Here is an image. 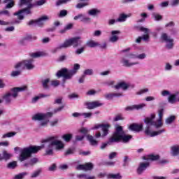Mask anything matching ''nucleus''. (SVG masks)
<instances>
[{
  "instance_id": "72a5a7b5",
  "label": "nucleus",
  "mask_w": 179,
  "mask_h": 179,
  "mask_svg": "<svg viewBox=\"0 0 179 179\" xmlns=\"http://www.w3.org/2000/svg\"><path fill=\"white\" fill-rule=\"evenodd\" d=\"M174 121H176V115H171L165 120V123L166 125H170L173 124Z\"/></svg>"
},
{
  "instance_id": "20e7f679",
  "label": "nucleus",
  "mask_w": 179,
  "mask_h": 179,
  "mask_svg": "<svg viewBox=\"0 0 179 179\" xmlns=\"http://www.w3.org/2000/svg\"><path fill=\"white\" fill-rule=\"evenodd\" d=\"M146 58L145 53H141L139 55H136L134 52H129L125 55L124 57H122L120 60L121 64L124 66H134V65H138V62H131V59H145Z\"/></svg>"
},
{
  "instance_id": "79ce46f5",
  "label": "nucleus",
  "mask_w": 179,
  "mask_h": 179,
  "mask_svg": "<svg viewBox=\"0 0 179 179\" xmlns=\"http://www.w3.org/2000/svg\"><path fill=\"white\" fill-rule=\"evenodd\" d=\"M152 16L154 20H156L157 22H159V20H162V19H163V16H162V15L156 13H153L152 14Z\"/></svg>"
},
{
  "instance_id": "37998d69",
  "label": "nucleus",
  "mask_w": 179,
  "mask_h": 179,
  "mask_svg": "<svg viewBox=\"0 0 179 179\" xmlns=\"http://www.w3.org/2000/svg\"><path fill=\"white\" fill-rule=\"evenodd\" d=\"M72 134H64L62 136V139H64V141L65 142H70L71 139H72Z\"/></svg>"
},
{
  "instance_id": "423d86ee",
  "label": "nucleus",
  "mask_w": 179,
  "mask_h": 179,
  "mask_svg": "<svg viewBox=\"0 0 179 179\" xmlns=\"http://www.w3.org/2000/svg\"><path fill=\"white\" fill-rule=\"evenodd\" d=\"M82 43H83V41L80 36L71 38L66 40L62 44L53 49L52 52H57L58 50H62V48H68L71 45H73L74 48H76V47H79Z\"/></svg>"
},
{
  "instance_id": "3c124183",
  "label": "nucleus",
  "mask_w": 179,
  "mask_h": 179,
  "mask_svg": "<svg viewBox=\"0 0 179 179\" xmlns=\"http://www.w3.org/2000/svg\"><path fill=\"white\" fill-rule=\"evenodd\" d=\"M71 0H58L56 2L57 6H60V5H64V3H68Z\"/></svg>"
},
{
  "instance_id": "39448f33",
  "label": "nucleus",
  "mask_w": 179,
  "mask_h": 179,
  "mask_svg": "<svg viewBox=\"0 0 179 179\" xmlns=\"http://www.w3.org/2000/svg\"><path fill=\"white\" fill-rule=\"evenodd\" d=\"M27 90V86L15 87L12 88L10 92L3 95L2 99L4 100L6 104H10L13 99H17L19 92Z\"/></svg>"
},
{
  "instance_id": "6e6552de",
  "label": "nucleus",
  "mask_w": 179,
  "mask_h": 179,
  "mask_svg": "<svg viewBox=\"0 0 179 179\" xmlns=\"http://www.w3.org/2000/svg\"><path fill=\"white\" fill-rule=\"evenodd\" d=\"M14 150L15 152H20V154L18 157V160H20V162H24V160H27L29 157H31V155L34 154V146H29L24 148L15 147Z\"/></svg>"
},
{
  "instance_id": "0e129e2a",
  "label": "nucleus",
  "mask_w": 179,
  "mask_h": 179,
  "mask_svg": "<svg viewBox=\"0 0 179 179\" xmlns=\"http://www.w3.org/2000/svg\"><path fill=\"white\" fill-rule=\"evenodd\" d=\"M148 160H151V161L159 160V155H150L148 157Z\"/></svg>"
},
{
  "instance_id": "1a4fd4ad",
  "label": "nucleus",
  "mask_w": 179,
  "mask_h": 179,
  "mask_svg": "<svg viewBox=\"0 0 179 179\" xmlns=\"http://www.w3.org/2000/svg\"><path fill=\"white\" fill-rule=\"evenodd\" d=\"M52 117V113L48 112L46 113H36L33 115L32 120L34 121H41V127H47L48 122H50V118Z\"/></svg>"
},
{
  "instance_id": "680f3d73",
  "label": "nucleus",
  "mask_w": 179,
  "mask_h": 179,
  "mask_svg": "<svg viewBox=\"0 0 179 179\" xmlns=\"http://www.w3.org/2000/svg\"><path fill=\"white\" fill-rule=\"evenodd\" d=\"M85 6H87V3H79L76 5L78 9H82V8H85Z\"/></svg>"
},
{
  "instance_id": "e433bc0d",
  "label": "nucleus",
  "mask_w": 179,
  "mask_h": 179,
  "mask_svg": "<svg viewBox=\"0 0 179 179\" xmlns=\"http://www.w3.org/2000/svg\"><path fill=\"white\" fill-rule=\"evenodd\" d=\"M28 175H29V173L22 172V173L15 175L14 176L13 179H23V178H24V177H26V176H28Z\"/></svg>"
},
{
  "instance_id": "9b49d317",
  "label": "nucleus",
  "mask_w": 179,
  "mask_h": 179,
  "mask_svg": "<svg viewBox=\"0 0 179 179\" xmlns=\"http://www.w3.org/2000/svg\"><path fill=\"white\" fill-rule=\"evenodd\" d=\"M31 9H33V8L27 6V8L21 9L18 12L15 13L14 15L17 16V19H19V20H15L13 22L14 24H19V23H20V20H23V19H24V15H31V13H33V12L31 11Z\"/></svg>"
},
{
  "instance_id": "13d9d810",
  "label": "nucleus",
  "mask_w": 179,
  "mask_h": 179,
  "mask_svg": "<svg viewBox=\"0 0 179 179\" xmlns=\"http://www.w3.org/2000/svg\"><path fill=\"white\" fill-rule=\"evenodd\" d=\"M148 92H149V89L145 88V89L140 90L138 92H136V94L138 95L145 94V93H148Z\"/></svg>"
},
{
  "instance_id": "f704fd0d",
  "label": "nucleus",
  "mask_w": 179,
  "mask_h": 179,
  "mask_svg": "<svg viewBox=\"0 0 179 179\" xmlns=\"http://www.w3.org/2000/svg\"><path fill=\"white\" fill-rule=\"evenodd\" d=\"M15 135H16V132L15 131L8 132L2 135L1 139H6V138H13Z\"/></svg>"
},
{
  "instance_id": "bf43d9fd",
  "label": "nucleus",
  "mask_w": 179,
  "mask_h": 179,
  "mask_svg": "<svg viewBox=\"0 0 179 179\" xmlns=\"http://www.w3.org/2000/svg\"><path fill=\"white\" fill-rule=\"evenodd\" d=\"M83 117L84 118H92V115H93V113H82Z\"/></svg>"
},
{
  "instance_id": "c756f323",
  "label": "nucleus",
  "mask_w": 179,
  "mask_h": 179,
  "mask_svg": "<svg viewBox=\"0 0 179 179\" xmlns=\"http://www.w3.org/2000/svg\"><path fill=\"white\" fill-rule=\"evenodd\" d=\"M86 45L87 47H90V48H94V47H99V45H100V43L93 40H90L87 42Z\"/></svg>"
},
{
  "instance_id": "6e6d98bb",
  "label": "nucleus",
  "mask_w": 179,
  "mask_h": 179,
  "mask_svg": "<svg viewBox=\"0 0 179 179\" xmlns=\"http://www.w3.org/2000/svg\"><path fill=\"white\" fill-rule=\"evenodd\" d=\"M68 15V11L66 10H60L59 14L58 15L59 17H64Z\"/></svg>"
},
{
  "instance_id": "09e8293b",
  "label": "nucleus",
  "mask_w": 179,
  "mask_h": 179,
  "mask_svg": "<svg viewBox=\"0 0 179 179\" xmlns=\"http://www.w3.org/2000/svg\"><path fill=\"white\" fill-rule=\"evenodd\" d=\"M172 69L173 66L169 62H166L164 66V71H170Z\"/></svg>"
},
{
  "instance_id": "0eeeda50",
  "label": "nucleus",
  "mask_w": 179,
  "mask_h": 179,
  "mask_svg": "<svg viewBox=\"0 0 179 179\" xmlns=\"http://www.w3.org/2000/svg\"><path fill=\"white\" fill-rule=\"evenodd\" d=\"M80 69V64H74L73 69L68 70L67 69H62L56 73V76L57 78H61V76L64 77V80H69L78 73V71Z\"/></svg>"
},
{
  "instance_id": "a211bd4d",
  "label": "nucleus",
  "mask_w": 179,
  "mask_h": 179,
  "mask_svg": "<svg viewBox=\"0 0 179 179\" xmlns=\"http://www.w3.org/2000/svg\"><path fill=\"white\" fill-rule=\"evenodd\" d=\"M33 0H20L19 6L23 8L24 6H29V8H34V3H31Z\"/></svg>"
},
{
  "instance_id": "b1692460",
  "label": "nucleus",
  "mask_w": 179,
  "mask_h": 179,
  "mask_svg": "<svg viewBox=\"0 0 179 179\" xmlns=\"http://www.w3.org/2000/svg\"><path fill=\"white\" fill-rule=\"evenodd\" d=\"M142 128H143V125L138 124H132L129 127L130 131H134L135 132H140V131H142Z\"/></svg>"
},
{
  "instance_id": "f8f14e48",
  "label": "nucleus",
  "mask_w": 179,
  "mask_h": 179,
  "mask_svg": "<svg viewBox=\"0 0 179 179\" xmlns=\"http://www.w3.org/2000/svg\"><path fill=\"white\" fill-rule=\"evenodd\" d=\"M160 40L162 43H166V48L168 50H171L174 47V39L166 33L161 34Z\"/></svg>"
},
{
  "instance_id": "338daca9",
  "label": "nucleus",
  "mask_w": 179,
  "mask_h": 179,
  "mask_svg": "<svg viewBox=\"0 0 179 179\" xmlns=\"http://www.w3.org/2000/svg\"><path fill=\"white\" fill-rule=\"evenodd\" d=\"M124 120V117H122V115H117L115 118L114 121H121Z\"/></svg>"
},
{
  "instance_id": "4c0bfd02",
  "label": "nucleus",
  "mask_w": 179,
  "mask_h": 179,
  "mask_svg": "<svg viewBox=\"0 0 179 179\" xmlns=\"http://www.w3.org/2000/svg\"><path fill=\"white\" fill-rule=\"evenodd\" d=\"M77 178L80 179H94V176H88L85 173L82 174H78L77 175Z\"/></svg>"
},
{
  "instance_id": "7ed1b4c3",
  "label": "nucleus",
  "mask_w": 179,
  "mask_h": 179,
  "mask_svg": "<svg viewBox=\"0 0 179 179\" xmlns=\"http://www.w3.org/2000/svg\"><path fill=\"white\" fill-rule=\"evenodd\" d=\"M132 139V136L126 135L122 126L118 124L115 125V131L113 136L109 138L108 143L111 145V143H118V142H123L127 143Z\"/></svg>"
},
{
  "instance_id": "052dcab7",
  "label": "nucleus",
  "mask_w": 179,
  "mask_h": 179,
  "mask_svg": "<svg viewBox=\"0 0 179 179\" xmlns=\"http://www.w3.org/2000/svg\"><path fill=\"white\" fill-rule=\"evenodd\" d=\"M51 86H53L54 87H57L59 86V81L57 80H53L51 81Z\"/></svg>"
},
{
  "instance_id": "ea45409f",
  "label": "nucleus",
  "mask_w": 179,
  "mask_h": 179,
  "mask_svg": "<svg viewBox=\"0 0 179 179\" xmlns=\"http://www.w3.org/2000/svg\"><path fill=\"white\" fill-rule=\"evenodd\" d=\"M15 69H17L18 71H20V69H24V62H20L17 63L15 66H14Z\"/></svg>"
},
{
  "instance_id": "5fc2aeb1",
  "label": "nucleus",
  "mask_w": 179,
  "mask_h": 179,
  "mask_svg": "<svg viewBox=\"0 0 179 179\" xmlns=\"http://www.w3.org/2000/svg\"><path fill=\"white\" fill-rule=\"evenodd\" d=\"M45 3V0H39L34 3V6H41Z\"/></svg>"
},
{
  "instance_id": "cd10ccee",
  "label": "nucleus",
  "mask_w": 179,
  "mask_h": 179,
  "mask_svg": "<svg viewBox=\"0 0 179 179\" xmlns=\"http://www.w3.org/2000/svg\"><path fill=\"white\" fill-rule=\"evenodd\" d=\"M171 153L172 156H177L179 155V145H173L171 148Z\"/></svg>"
},
{
  "instance_id": "e2e57ef3",
  "label": "nucleus",
  "mask_w": 179,
  "mask_h": 179,
  "mask_svg": "<svg viewBox=\"0 0 179 179\" xmlns=\"http://www.w3.org/2000/svg\"><path fill=\"white\" fill-rule=\"evenodd\" d=\"M3 146V148H8L9 146V141H1L0 142V147Z\"/></svg>"
},
{
  "instance_id": "a18cd8bd",
  "label": "nucleus",
  "mask_w": 179,
  "mask_h": 179,
  "mask_svg": "<svg viewBox=\"0 0 179 179\" xmlns=\"http://www.w3.org/2000/svg\"><path fill=\"white\" fill-rule=\"evenodd\" d=\"M108 178H113V179H121L122 178V176H121L120 173H117V174L110 173L108 176Z\"/></svg>"
},
{
  "instance_id": "473e14b6",
  "label": "nucleus",
  "mask_w": 179,
  "mask_h": 179,
  "mask_svg": "<svg viewBox=\"0 0 179 179\" xmlns=\"http://www.w3.org/2000/svg\"><path fill=\"white\" fill-rule=\"evenodd\" d=\"M168 101L171 104H174V103H176L177 101V95L173 94H170L169 96L168 97Z\"/></svg>"
},
{
  "instance_id": "c85d7f7f",
  "label": "nucleus",
  "mask_w": 179,
  "mask_h": 179,
  "mask_svg": "<svg viewBox=\"0 0 179 179\" xmlns=\"http://www.w3.org/2000/svg\"><path fill=\"white\" fill-rule=\"evenodd\" d=\"M131 16H132V14L131 13L128 15L120 14L118 19L117 20V22H125L127 17H131Z\"/></svg>"
},
{
  "instance_id": "9d476101",
  "label": "nucleus",
  "mask_w": 179,
  "mask_h": 179,
  "mask_svg": "<svg viewBox=\"0 0 179 179\" xmlns=\"http://www.w3.org/2000/svg\"><path fill=\"white\" fill-rule=\"evenodd\" d=\"M110 125L108 123H102V124H96L94 127L91 128L92 130L99 129V128L101 129L102 134L100 131H98L95 134V138H105V136H107L109 133V130L110 128Z\"/></svg>"
},
{
  "instance_id": "8fccbe9b",
  "label": "nucleus",
  "mask_w": 179,
  "mask_h": 179,
  "mask_svg": "<svg viewBox=\"0 0 179 179\" xmlns=\"http://www.w3.org/2000/svg\"><path fill=\"white\" fill-rule=\"evenodd\" d=\"M93 73H94L93 69H85L83 72V75L85 76H86V75L92 76V75H93Z\"/></svg>"
},
{
  "instance_id": "5701e85b",
  "label": "nucleus",
  "mask_w": 179,
  "mask_h": 179,
  "mask_svg": "<svg viewBox=\"0 0 179 179\" xmlns=\"http://www.w3.org/2000/svg\"><path fill=\"white\" fill-rule=\"evenodd\" d=\"M121 96H122V92H112L106 94L105 98L107 99V100H113L114 97H121Z\"/></svg>"
},
{
  "instance_id": "4be33fe9",
  "label": "nucleus",
  "mask_w": 179,
  "mask_h": 179,
  "mask_svg": "<svg viewBox=\"0 0 179 179\" xmlns=\"http://www.w3.org/2000/svg\"><path fill=\"white\" fill-rule=\"evenodd\" d=\"M114 89H115V90H118L120 89H122V90H127V89H128V87H129V84L122 81L120 83H118L116 85H115Z\"/></svg>"
},
{
  "instance_id": "6ab92c4d",
  "label": "nucleus",
  "mask_w": 179,
  "mask_h": 179,
  "mask_svg": "<svg viewBox=\"0 0 179 179\" xmlns=\"http://www.w3.org/2000/svg\"><path fill=\"white\" fill-rule=\"evenodd\" d=\"M144 107H146V104L140 103L138 105H133L131 106H127L125 108V110H126V111H132L134 110H142V108H144Z\"/></svg>"
},
{
  "instance_id": "2eb2a0df",
  "label": "nucleus",
  "mask_w": 179,
  "mask_h": 179,
  "mask_svg": "<svg viewBox=\"0 0 179 179\" xmlns=\"http://www.w3.org/2000/svg\"><path fill=\"white\" fill-rule=\"evenodd\" d=\"M85 106L88 110H94V108H97V107H101L103 103L100 101H94L92 102H86Z\"/></svg>"
},
{
  "instance_id": "f257e3e1",
  "label": "nucleus",
  "mask_w": 179,
  "mask_h": 179,
  "mask_svg": "<svg viewBox=\"0 0 179 179\" xmlns=\"http://www.w3.org/2000/svg\"><path fill=\"white\" fill-rule=\"evenodd\" d=\"M59 138L58 136H52L43 140L42 143L43 144L41 146H34V153H37L41 149L45 148L46 155L52 156V155H54V149L58 152L64 150L65 149V143L59 140Z\"/></svg>"
},
{
  "instance_id": "c03bdc74",
  "label": "nucleus",
  "mask_w": 179,
  "mask_h": 179,
  "mask_svg": "<svg viewBox=\"0 0 179 179\" xmlns=\"http://www.w3.org/2000/svg\"><path fill=\"white\" fill-rule=\"evenodd\" d=\"M78 132H80V134H83V135L85 136V135L90 132V129H87V127H81L78 130Z\"/></svg>"
},
{
  "instance_id": "603ef678",
  "label": "nucleus",
  "mask_w": 179,
  "mask_h": 179,
  "mask_svg": "<svg viewBox=\"0 0 179 179\" xmlns=\"http://www.w3.org/2000/svg\"><path fill=\"white\" fill-rule=\"evenodd\" d=\"M171 94V93L170 92V91L164 90L163 91L161 92V95L163 97H167V96H170Z\"/></svg>"
},
{
  "instance_id": "f3484780",
  "label": "nucleus",
  "mask_w": 179,
  "mask_h": 179,
  "mask_svg": "<svg viewBox=\"0 0 179 179\" xmlns=\"http://www.w3.org/2000/svg\"><path fill=\"white\" fill-rule=\"evenodd\" d=\"M79 19L80 20V22H83V23H90V22H92V19L90 17L82 13L78 14L73 17V20H79Z\"/></svg>"
},
{
  "instance_id": "a19ab883",
  "label": "nucleus",
  "mask_w": 179,
  "mask_h": 179,
  "mask_svg": "<svg viewBox=\"0 0 179 179\" xmlns=\"http://www.w3.org/2000/svg\"><path fill=\"white\" fill-rule=\"evenodd\" d=\"M40 174H41V169H38L36 170L35 171H34L31 175V178H36L38 177V176H40Z\"/></svg>"
},
{
  "instance_id": "58836bf2",
  "label": "nucleus",
  "mask_w": 179,
  "mask_h": 179,
  "mask_svg": "<svg viewBox=\"0 0 179 179\" xmlns=\"http://www.w3.org/2000/svg\"><path fill=\"white\" fill-rule=\"evenodd\" d=\"M43 89H49L48 84L50 83V79L45 78L41 81Z\"/></svg>"
},
{
  "instance_id": "de8ad7c7",
  "label": "nucleus",
  "mask_w": 179,
  "mask_h": 179,
  "mask_svg": "<svg viewBox=\"0 0 179 179\" xmlns=\"http://www.w3.org/2000/svg\"><path fill=\"white\" fill-rule=\"evenodd\" d=\"M103 85H105V86H111V87H113L114 89V87L115 85V81L114 80H108V81H106L105 83H103Z\"/></svg>"
},
{
  "instance_id": "4d7b16f0",
  "label": "nucleus",
  "mask_w": 179,
  "mask_h": 179,
  "mask_svg": "<svg viewBox=\"0 0 179 179\" xmlns=\"http://www.w3.org/2000/svg\"><path fill=\"white\" fill-rule=\"evenodd\" d=\"M141 17H142V19L139 20L138 22H145L146 17H148V14L146 13H142L140 15Z\"/></svg>"
},
{
  "instance_id": "774afa93",
  "label": "nucleus",
  "mask_w": 179,
  "mask_h": 179,
  "mask_svg": "<svg viewBox=\"0 0 179 179\" xmlns=\"http://www.w3.org/2000/svg\"><path fill=\"white\" fill-rule=\"evenodd\" d=\"M161 8H167L169 6V1H164L159 4Z\"/></svg>"
},
{
  "instance_id": "c9c22d12",
  "label": "nucleus",
  "mask_w": 179,
  "mask_h": 179,
  "mask_svg": "<svg viewBox=\"0 0 179 179\" xmlns=\"http://www.w3.org/2000/svg\"><path fill=\"white\" fill-rule=\"evenodd\" d=\"M17 167V162L13 161L7 164V168H8L10 170H15Z\"/></svg>"
},
{
  "instance_id": "49530a36",
  "label": "nucleus",
  "mask_w": 179,
  "mask_h": 179,
  "mask_svg": "<svg viewBox=\"0 0 179 179\" xmlns=\"http://www.w3.org/2000/svg\"><path fill=\"white\" fill-rule=\"evenodd\" d=\"M22 73V71L17 70V71H13L10 73V76L12 78H16V76H19Z\"/></svg>"
},
{
  "instance_id": "69168bd1",
  "label": "nucleus",
  "mask_w": 179,
  "mask_h": 179,
  "mask_svg": "<svg viewBox=\"0 0 179 179\" xmlns=\"http://www.w3.org/2000/svg\"><path fill=\"white\" fill-rule=\"evenodd\" d=\"M179 0H172L171 1V6H178Z\"/></svg>"
},
{
  "instance_id": "aec40b11",
  "label": "nucleus",
  "mask_w": 179,
  "mask_h": 179,
  "mask_svg": "<svg viewBox=\"0 0 179 179\" xmlns=\"http://www.w3.org/2000/svg\"><path fill=\"white\" fill-rule=\"evenodd\" d=\"M93 169V164L86 163L85 164L78 165L77 170H84L85 171H89Z\"/></svg>"
},
{
  "instance_id": "ddd939ff",
  "label": "nucleus",
  "mask_w": 179,
  "mask_h": 179,
  "mask_svg": "<svg viewBox=\"0 0 179 179\" xmlns=\"http://www.w3.org/2000/svg\"><path fill=\"white\" fill-rule=\"evenodd\" d=\"M48 20H50V17L48 15H43L36 20L29 21L27 24L28 26H38L39 27H41L44 26V22Z\"/></svg>"
},
{
  "instance_id": "7c9ffc66",
  "label": "nucleus",
  "mask_w": 179,
  "mask_h": 179,
  "mask_svg": "<svg viewBox=\"0 0 179 179\" xmlns=\"http://www.w3.org/2000/svg\"><path fill=\"white\" fill-rule=\"evenodd\" d=\"M101 11L97 8H92L88 10V15L90 16H97V15H100Z\"/></svg>"
},
{
  "instance_id": "412c9836",
  "label": "nucleus",
  "mask_w": 179,
  "mask_h": 179,
  "mask_svg": "<svg viewBox=\"0 0 179 179\" xmlns=\"http://www.w3.org/2000/svg\"><path fill=\"white\" fill-rule=\"evenodd\" d=\"M140 30L141 31H143V33H145V34L143 35V36H141L142 40H143L144 41H149V38H150L149 33H150V29L141 27H140Z\"/></svg>"
},
{
  "instance_id": "a878e982",
  "label": "nucleus",
  "mask_w": 179,
  "mask_h": 179,
  "mask_svg": "<svg viewBox=\"0 0 179 179\" xmlns=\"http://www.w3.org/2000/svg\"><path fill=\"white\" fill-rule=\"evenodd\" d=\"M87 139L90 142V145H92V146H97L99 142H97V141L94 139V137H93V136L87 135Z\"/></svg>"
},
{
  "instance_id": "bb28decb",
  "label": "nucleus",
  "mask_w": 179,
  "mask_h": 179,
  "mask_svg": "<svg viewBox=\"0 0 179 179\" xmlns=\"http://www.w3.org/2000/svg\"><path fill=\"white\" fill-rule=\"evenodd\" d=\"M10 157H13V155L10 153H8L7 151L4 150L3 151V157L1 156V154H0V162L1 160H3V159L4 160H9Z\"/></svg>"
},
{
  "instance_id": "864d4df0",
  "label": "nucleus",
  "mask_w": 179,
  "mask_h": 179,
  "mask_svg": "<svg viewBox=\"0 0 179 179\" xmlns=\"http://www.w3.org/2000/svg\"><path fill=\"white\" fill-rule=\"evenodd\" d=\"M85 48H86L85 46H83L78 49H77L76 50V54H77L78 55H80V54H83V52H85Z\"/></svg>"
},
{
  "instance_id": "4468645a",
  "label": "nucleus",
  "mask_w": 179,
  "mask_h": 179,
  "mask_svg": "<svg viewBox=\"0 0 179 179\" xmlns=\"http://www.w3.org/2000/svg\"><path fill=\"white\" fill-rule=\"evenodd\" d=\"M24 62V69L27 71H33L36 68L34 65V60L33 59H29L23 61Z\"/></svg>"
},
{
  "instance_id": "dca6fc26",
  "label": "nucleus",
  "mask_w": 179,
  "mask_h": 179,
  "mask_svg": "<svg viewBox=\"0 0 179 179\" xmlns=\"http://www.w3.org/2000/svg\"><path fill=\"white\" fill-rule=\"evenodd\" d=\"M110 37L109 38V41L110 43H117L120 40L119 35L121 34V31L120 30H113L110 31Z\"/></svg>"
},
{
  "instance_id": "393cba45",
  "label": "nucleus",
  "mask_w": 179,
  "mask_h": 179,
  "mask_svg": "<svg viewBox=\"0 0 179 179\" xmlns=\"http://www.w3.org/2000/svg\"><path fill=\"white\" fill-rule=\"evenodd\" d=\"M148 167H149V162L141 163L138 169V174H141Z\"/></svg>"
},
{
  "instance_id": "f03ea898",
  "label": "nucleus",
  "mask_w": 179,
  "mask_h": 179,
  "mask_svg": "<svg viewBox=\"0 0 179 179\" xmlns=\"http://www.w3.org/2000/svg\"><path fill=\"white\" fill-rule=\"evenodd\" d=\"M164 113V109H160L158 112L159 118L153 121L155 118H156V114L152 113L150 117H145L144 120L145 124H146L147 127L145 130V134L148 136H150V138H153L155 136H157L159 135H162V134H164L166 130L164 129H161L157 131H152V128L149 127V125H152L157 129L162 128L163 127V114Z\"/></svg>"
},
{
  "instance_id": "2f4dec72",
  "label": "nucleus",
  "mask_w": 179,
  "mask_h": 179,
  "mask_svg": "<svg viewBox=\"0 0 179 179\" xmlns=\"http://www.w3.org/2000/svg\"><path fill=\"white\" fill-rule=\"evenodd\" d=\"M45 55V53L43 52H36L34 53H30V57L31 58H40V57H44Z\"/></svg>"
}]
</instances>
